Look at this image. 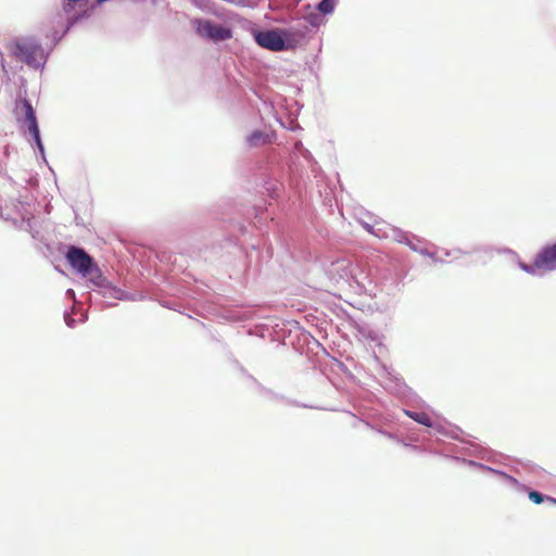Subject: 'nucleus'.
<instances>
[{
  "mask_svg": "<svg viewBox=\"0 0 556 556\" xmlns=\"http://www.w3.org/2000/svg\"><path fill=\"white\" fill-rule=\"evenodd\" d=\"M65 258L70 266L83 278H88L87 283L91 292L88 293L90 302L97 301V296L113 300H134L126 291L114 286L101 271L94 258L84 249L77 245H68Z\"/></svg>",
  "mask_w": 556,
  "mask_h": 556,
  "instance_id": "nucleus-1",
  "label": "nucleus"
},
{
  "mask_svg": "<svg viewBox=\"0 0 556 556\" xmlns=\"http://www.w3.org/2000/svg\"><path fill=\"white\" fill-rule=\"evenodd\" d=\"M13 113L27 141L38 150L41 159L47 163L36 111L27 98L26 90L24 94L21 91L18 92Z\"/></svg>",
  "mask_w": 556,
  "mask_h": 556,
  "instance_id": "nucleus-2",
  "label": "nucleus"
},
{
  "mask_svg": "<svg viewBox=\"0 0 556 556\" xmlns=\"http://www.w3.org/2000/svg\"><path fill=\"white\" fill-rule=\"evenodd\" d=\"M5 49L11 58L34 70H42L49 58L42 45L30 37L12 39L5 45Z\"/></svg>",
  "mask_w": 556,
  "mask_h": 556,
  "instance_id": "nucleus-3",
  "label": "nucleus"
},
{
  "mask_svg": "<svg viewBox=\"0 0 556 556\" xmlns=\"http://www.w3.org/2000/svg\"><path fill=\"white\" fill-rule=\"evenodd\" d=\"M254 41L263 49L273 52L294 50L293 40L282 27L270 29L255 28L252 30Z\"/></svg>",
  "mask_w": 556,
  "mask_h": 556,
  "instance_id": "nucleus-4",
  "label": "nucleus"
},
{
  "mask_svg": "<svg viewBox=\"0 0 556 556\" xmlns=\"http://www.w3.org/2000/svg\"><path fill=\"white\" fill-rule=\"evenodd\" d=\"M194 33L202 39L219 43L232 38V28L210 18L197 17L191 21Z\"/></svg>",
  "mask_w": 556,
  "mask_h": 556,
  "instance_id": "nucleus-5",
  "label": "nucleus"
},
{
  "mask_svg": "<svg viewBox=\"0 0 556 556\" xmlns=\"http://www.w3.org/2000/svg\"><path fill=\"white\" fill-rule=\"evenodd\" d=\"M509 254L517 258L518 266L521 270L530 275H536L541 268L547 270L556 269V242L544 247L535 256L533 264H527L522 262L516 252L513 250H506Z\"/></svg>",
  "mask_w": 556,
  "mask_h": 556,
  "instance_id": "nucleus-6",
  "label": "nucleus"
},
{
  "mask_svg": "<svg viewBox=\"0 0 556 556\" xmlns=\"http://www.w3.org/2000/svg\"><path fill=\"white\" fill-rule=\"evenodd\" d=\"M240 371L245 375L255 386L257 394L263 397L267 402L280 403L286 406H294V407H305L308 405L301 404L296 400L290 399L281 393L276 392L275 390L265 387L254 376L250 375L242 366L240 367ZM312 408V406H309Z\"/></svg>",
  "mask_w": 556,
  "mask_h": 556,
  "instance_id": "nucleus-7",
  "label": "nucleus"
},
{
  "mask_svg": "<svg viewBox=\"0 0 556 556\" xmlns=\"http://www.w3.org/2000/svg\"><path fill=\"white\" fill-rule=\"evenodd\" d=\"M94 5L90 8H84V10H79L78 13L73 14H63L62 10L58 13L59 18H65L66 23L63 30L60 33L58 29H53L52 31V40L54 45H56L68 31L79 22L87 20L91 16L93 12Z\"/></svg>",
  "mask_w": 556,
  "mask_h": 556,
  "instance_id": "nucleus-8",
  "label": "nucleus"
},
{
  "mask_svg": "<svg viewBox=\"0 0 556 556\" xmlns=\"http://www.w3.org/2000/svg\"><path fill=\"white\" fill-rule=\"evenodd\" d=\"M403 413L419 425H422L428 428H432L435 432L441 433L443 435L451 437L453 439H457V432L459 431L458 428L447 430L444 426L434 425L432 422L431 418L424 412H415V410L404 408Z\"/></svg>",
  "mask_w": 556,
  "mask_h": 556,
  "instance_id": "nucleus-9",
  "label": "nucleus"
},
{
  "mask_svg": "<svg viewBox=\"0 0 556 556\" xmlns=\"http://www.w3.org/2000/svg\"><path fill=\"white\" fill-rule=\"evenodd\" d=\"M472 448H476L473 445H470L469 447H459L457 445H452L446 448L447 452L455 453L454 456H452V459L459 462L462 464H465L472 468H478L480 470L486 471L490 469V466H486L482 463H478L471 459H467L463 457V455H472Z\"/></svg>",
  "mask_w": 556,
  "mask_h": 556,
  "instance_id": "nucleus-10",
  "label": "nucleus"
},
{
  "mask_svg": "<svg viewBox=\"0 0 556 556\" xmlns=\"http://www.w3.org/2000/svg\"><path fill=\"white\" fill-rule=\"evenodd\" d=\"M288 31L289 38L293 40L294 49H296L306 38L309 33V27L303 21V18H296L295 23L288 26L282 27Z\"/></svg>",
  "mask_w": 556,
  "mask_h": 556,
  "instance_id": "nucleus-11",
  "label": "nucleus"
},
{
  "mask_svg": "<svg viewBox=\"0 0 556 556\" xmlns=\"http://www.w3.org/2000/svg\"><path fill=\"white\" fill-rule=\"evenodd\" d=\"M245 141L249 147L256 148L269 143L270 138L268 134L256 129L247 137Z\"/></svg>",
  "mask_w": 556,
  "mask_h": 556,
  "instance_id": "nucleus-12",
  "label": "nucleus"
},
{
  "mask_svg": "<svg viewBox=\"0 0 556 556\" xmlns=\"http://www.w3.org/2000/svg\"><path fill=\"white\" fill-rule=\"evenodd\" d=\"M529 495V498L531 502H533L534 504H542L544 502H548L553 505H556V498L552 497V496H548V495H545L539 491H535V490H531L529 488L528 491H526Z\"/></svg>",
  "mask_w": 556,
  "mask_h": 556,
  "instance_id": "nucleus-13",
  "label": "nucleus"
},
{
  "mask_svg": "<svg viewBox=\"0 0 556 556\" xmlns=\"http://www.w3.org/2000/svg\"><path fill=\"white\" fill-rule=\"evenodd\" d=\"M338 0H320L316 4V10L321 15H329L334 12Z\"/></svg>",
  "mask_w": 556,
  "mask_h": 556,
  "instance_id": "nucleus-14",
  "label": "nucleus"
},
{
  "mask_svg": "<svg viewBox=\"0 0 556 556\" xmlns=\"http://www.w3.org/2000/svg\"><path fill=\"white\" fill-rule=\"evenodd\" d=\"M84 0H63L62 13L63 14H73L78 13L80 9V3Z\"/></svg>",
  "mask_w": 556,
  "mask_h": 556,
  "instance_id": "nucleus-15",
  "label": "nucleus"
},
{
  "mask_svg": "<svg viewBox=\"0 0 556 556\" xmlns=\"http://www.w3.org/2000/svg\"><path fill=\"white\" fill-rule=\"evenodd\" d=\"M502 480L504 483H506L507 485H509L510 488H513L514 490H516L519 493H523L525 491L529 490V486L519 482L516 478H514L513 476H510L508 473Z\"/></svg>",
  "mask_w": 556,
  "mask_h": 556,
  "instance_id": "nucleus-16",
  "label": "nucleus"
},
{
  "mask_svg": "<svg viewBox=\"0 0 556 556\" xmlns=\"http://www.w3.org/2000/svg\"><path fill=\"white\" fill-rule=\"evenodd\" d=\"M410 235L412 232L404 231L397 227H392L390 236L394 241L404 244L410 238Z\"/></svg>",
  "mask_w": 556,
  "mask_h": 556,
  "instance_id": "nucleus-17",
  "label": "nucleus"
},
{
  "mask_svg": "<svg viewBox=\"0 0 556 556\" xmlns=\"http://www.w3.org/2000/svg\"><path fill=\"white\" fill-rule=\"evenodd\" d=\"M303 21L308 27H319L323 23V17L319 12H311L303 17Z\"/></svg>",
  "mask_w": 556,
  "mask_h": 556,
  "instance_id": "nucleus-18",
  "label": "nucleus"
},
{
  "mask_svg": "<svg viewBox=\"0 0 556 556\" xmlns=\"http://www.w3.org/2000/svg\"><path fill=\"white\" fill-rule=\"evenodd\" d=\"M281 188L282 185L278 181H267L265 185V189L271 199H276L279 197Z\"/></svg>",
  "mask_w": 556,
  "mask_h": 556,
  "instance_id": "nucleus-19",
  "label": "nucleus"
},
{
  "mask_svg": "<svg viewBox=\"0 0 556 556\" xmlns=\"http://www.w3.org/2000/svg\"><path fill=\"white\" fill-rule=\"evenodd\" d=\"M442 252H443L444 256H446V257L453 256L454 260H457L459 255L471 254V253L476 252V250L465 251V250H462L459 248H456V249H453V250L442 249Z\"/></svg>",
  "mask_w": 556,
  "mask_h": 556,
  "instance_id": "nucleus-20",
  "label": "nucleus"
},
{
  "mask_svg": "<svg viewBox=\"0 0 556 556\" xmlns=\"http://www.w3.org/2000/svg\"><path fill=\"white\" fill-rule=\"evenodd\" d=\"M421 243H422L421 238L412 233L410 238L404 244L407 245L412 251L417 252V251H419Z\"/></svg>",
  "mask_w": 556,
  "mask_h": 556,
  "instance_id": "nucleus-21",
  "label": "nucleus"
},
{
  "mask_svg": "<svg viewBox=\"0 0 556 556\" xmlns=\"http://www.w3.org/2000/svg\"><path fill=\"white\" fill-rule=\"evenodd\" d=\"M394 378H395V380H396V386H399V387H401V386H402V387H403V389H404V390H403V395L408 396L410 400H414V401H415V400H420V399L418 397V395H417V394H416V393H415L410 388H408V387H407L404 382H402L399 378H396V377H394Z\"/></svg>",
  "mask_w": 556,
  "mask_h": 556,
  "instance_id": "nucleus-22",
  "label": "nucleus"
},
{
  "mask_svg": "<svg viewBox=\"0 0 556 556\" xmlns=\"http://www.w3.org/2000/svg\"><path fill=\"white\" fill-rule=\"evenodd\" d=\"M375 361L377 362V364H379V365H380V367H381L382 371H383V372H384L389 378H393V377H394L393 371H392V369H391L389 366H387L386 364L380 363V361H379V358H378L377 356H375Z\"/></svg>",
  "mask_w": 556,
  "mask_h": 556,
  "instance_id": "nucleus-23",
  "label": "nucleus"
},
{
  "mask_svg": "<svg viewBox=\"0 0 556 556\" xmlns=\"http://www.w3.org/2000/svg\"><path fill=\"white\" fill-rule=\"evenodd\" d=\"M300 155L308 162H315L313 154L306 148L301 151Z\"/></svg>",
  "mask_w": 556,
  "mask_h": 556,
  "instance_id": "nucleus-24",
  "label": "nucleus"
},
{
  "mask_svg": "<svg viewBox=\"0 0 556 556\" xmlns=\"http://www.w3.org/2000/svg\"><path fill=\"white\" fill-rule=\"evenodd\" d=\"M64 319L70 328H74L76 326V320L70 314L65 313Z\"/></svg>",
  "mask_w": 556,
  "mask_h": 556,
  "instance_id": "nucleus-25",
  "label": "nucleus"
},
{
  "mask_svg": "<svg viewBox=\"0 0 556 556\" xmlns=\"http://www.w3.org/2000/svg\"><path fill=\"white\" fill-rule=\"evenodd\" d=\"M488 472H491V473H494L495 476L500 477L501 479H503L507 473L503 470H500V469H495V468H492L490 467V469L486 470Z\"/></svg>",
  "mask_w": 556,
  "mask_h": 556,
  "instance_id": "nucleus-26",
  "label": "nucleus"
},
{
  "mask_svg": "<svg viewBox=\"0 0 556 556\" xmlns=\"http://www.w3.org/2000/svg\"><path fill=\"white\" fill-rule=\"evenodd\" d=\"M303 149H305V147L303 146L302 141L298 140L294 143V151L300 154Z\"/></svg>",
  "mask_w": 556,
  "mask_h": 556,
  "instance_id": "nucleus-27",
  "label": "nucleus"
},
{
  "mask_svg": "<svg viewBox=\"0 0 556 556\" xmlns=\"http://www.w3.org/2000/svg\"><path fill=\"white\" fill-rule=\"evenodd\" d=\"M65 295L67 299L73 300V301H75V299H76V294L73 289H67L65 292Z\"/></svg>",
  "mask_w": 556,
  "mask_h": 556,
  "instance_id": "nucleus-28",
  "label": "nucleus"
},
{
  "mask_svg": "<svg viewBox=\"0 0 556 556\" xmlns=\"http://www.w3.org/2000/svg\"><path fill=\"white\" fill-rule=\"evenodd\" d=\"M417 253L424 255V256H432V252H430L428 249L426 248H419V251H417Z\"/></svg>",
  "mask_w": 556,
  "mask_h": 556,
  "instance_id": "nucleus-29",
  "label": "nucleus"
},
{
  "mask_svg": "<svg viewBox=\"0 0 556 556\" xmlns=\"http://www.w3.org/2000/svg\"><path fill=\"white\" fill-rule=\"evenodd\" d=\"M379 432L389 439H395V435L392 434L391 432H388L387 430H379Z\"/></svg>",
  "mask_w": 556,
  "mask_h": 556,
  "instance_id": "nucleus-30",
  "label": "nucleus"
},
{
  "mask_svg": "<svg viewBox=\"0 0 556 556\" xmlns=\"http://www.w3.org/2000/svg\"><path fill=\"white\" fill-rule=\"evenodd\" d=\"M435 263H444L443 258H439L435 253L432 252V256H429Z\"/></svg>",
  "mask_w": 556,
  "mask_h": 556,
  "instance_id": "nucleus-31",
  "label": "nucleus"
},
{
  "mask_svg": "<svg viewBox=\"0 0 556 556\" xmlns=\"http://www.w3.org/2000/svg\"><path fill=\"white\" fill-rule=\"evenodd\" d=\"M3 177H4L5 179H8V181H9L11 185H14V184H15V181L13 180V178H12L11 176H9L8 174H3Z\"/></svg>",
  "mask_w": 556,
  "mask_h": 556,
  "instance_id": "nucleus-32",
  "label": "nucleus"
},
{
  "mask_svg": "<svg viewBox=\"0 0 556 556\" xmlns=\"http://www.w3.org/2000/svg\"><path fill=\"white\" fill-rule=\"evenodd\" d=\"M364 227H365V229H366L367 231H369V232H371V233L374 232V226H371V225H369V224H365V225H364Z\"/></svg>",
  "mask_w": 556,
  "mask_h": 556,
  "instance_id": "nucleus-33",
  "label": "nucleus"
},
{
  "mask_svg": "<svg viewBox=\"0 0 556 556\" xmlns=\"http://www.w3.org/2000/svg\"><path fill=\"white\" fill-rule=\"evenodd\" d=\"M240 231H241L242 233H244V232L247 231V227H245V226H241V227H240Z\"/></svg>",
  "mask_w": 556,
  "mask_h": 556,
  "instance_id": "nucleus-34",
  "label": "nucleus"
},
{
  "mask_svg": "<svg viewBox=\"0 0 556 556\" xmlns=\"http://www.w3.org/2000/svg\"><path fill=\"white\" fill-rule=\"evenodd\" d=\"M86 319H87V316L83 315V317L80 318V321L84 323Z\"/></svg>",
  "mask_w": 556,
  "mask_h": 556,
  "instance_id": "nucleus-35",
  "label": "nucleus"
},
{
  "mask_svg": "<svg viewBox=\"0 0 556 556\" xmlns=\"http://www.w3.org/2000/svg\"><path fill=\"white\" fill-rule=\"evenodd\" d=\"M255 218L262 219V216L258 217V212H256Z\"/></svg>",
  "mask_w": 556,
  "mask_h": 556,
  "instance_id": "nucleus-36",
  "label": "nucleus"
}]
</instances>
